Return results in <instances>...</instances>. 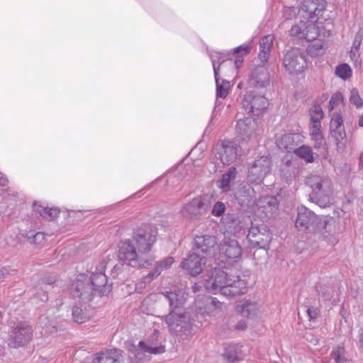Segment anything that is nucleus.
I'll list each match as a JSON object with an SVG mask.
<instances>
[{
	"instance_id": "obj_1",
	"label": "nucleus",
	"mask_w": 363,
	"mask_h": 363,
	"mask_svg": "<svg viewBox=\"0 0 363 363\" xmlns=\"http://www.w3.org/2000/svg\"><path fill=\"white\" fill-rule=\"evenodd\" d=\"M157 228L150 224H143L134 231L131 239L121 241L118 258L133 267L146 268L152 264V259L143 257L156 242Z\"/></svg>"
},
{
	"instance_id": "obj_2",
	"label": "nucleus",
	"mask_w": 363,
	"mask_h": 363,
	"mask_svg": "<svg viewBox=\"0 0 363 363\" xmlns=\"http://www.w3.org/2000/svg\"><path fill=\"white\" fill-rule=\"evenodd\" d=\"M162 294L169 302L170 308L169 314L164 318L169 332L179 341L189 339L194 333L190 316L186 313L178 311L183 306L182 298L175 291H167Z\"/></svg>"
},
{
	"instance_id": "obj_3",
	"label": "nucleus",
	"mask_w": 363,
	"mask_h": 363,
	"mask_svg": "<svg viewBox=\"0 0 363 363\" xmlns=\"http://www.w3.org/2000/svg\"><path fill=\"white\" fill-rule=\"evenodd\" d=\"M296 227L300 230L318 235L328 244L335 245L337 240L335 235V222L333 218L318 216L305 207L298 208Z\"/></svg>"
},
{
	"instance_id": "obj_4",
	"label": "nucleus",
	"mask_w": 363,
	"mask_h": 363,
	"mask_svg": "<svg viewBox=\"0 0 363 363\" xmlns=\"http://www.w3.org/2000/svg\"><path fill=\"white\" fill-rule=\"evenodd\" d=\"M232 280L223 269L214 268L204 281L206 289L211 293H220L225 297L231 298L247 291V282L236 277Z\"/></svg>"
},
{
	"instance_id": "obj_5",
	"label": "nucleus",
	"mask_w": 363,
	"mask_h": 363,
	"mask_svg": "<svg viewBox=\"0 0 363 363\" xmlns=\"http://www.w3.org/2000/svg\"><path fill=\"white\" fill-rule=\"evenodd\" d=\"M306 184L313 194V199L320 207L329 206L333 202V187L331 179L324 174H311L307 177Z\"/></svg>"
},
{
	"instance_id": "obj_6",
	"label": "nucleus",
	"mask_w": 363,
	"mask_h": 363,
	"mask_svg": "<svg viewBox=\"0 0 363 363\" xmlns=\"http://www.w3.org/2000/svg\"><path fill=\"white\" fill-rule=\"evenodd\" d=\"M274 36L267 35L259 41V50L258 54V60L260 61L262 66L254 74L253 78L255 81V87L262 89L267 86L269 83V73L263 65L268 61L271 50L273 47Z\"/></svg>"
},
{
	"instance_id": "obj_7",
	"label": "nucleus",
	"mask_w": 363,
	"mask_h": 363,
	"mask_svg": "<svg viewBox=\"0 0 363 363\" xmlns=\"http://www.w3.org/2000/svg\"><path fill=\"white\" fill-rule=\"evenodd\" d=\"M69 291L74 299L84 305L89 303L96 294L90 279L84 274L77 276L76 280L71 284Z\"/></svg>"
},
{
	"instance_id": "obj_8",
	"label": "nucleus",
	"mask_w": 363,
	"mask_h": 363,
	"mask_svg": "<svg viewBox=\"0 0 363 363\" xmlns=\"http://www.w3.org/2000/svg\"><path fill=\"white\" fill-rule=\"evenodd\" d=\"M219 155L220 162L226 165L235 162L241 155L242 149L238 144L231 140H220L214 148Z\"/></svg>"
},
{
	"instance_id": "obj_9",
	"label": "nucleus",
	"mask_w": 363,
	"mask_h": 363,
	"mask_svg": "<svg viewBox=\"0 0 363 363\" xmlns=\"http://www.w3.org/2000/svg\"><path fill=\"white\" fill-rule=\"evenodd\" d=\"M277 209V199L272 196H262L251 206V211L261 220L270 217Z\"/></svg>"
},
{
	"instance_id": "obj_10",
	"label": "nucleus",
	"mask_w": 363,
	"mask_h": 363,
	"mask_svg": "<svg viewBox=\"0 0 363 363\" xmlns=\"http://www.w3.org/2000/svg\"><path fill=\"white\" fill-rule=\"evenodd\" d=\"M290 35L296 39H305L308 41L315 40L319 34L314 21H300L295 24L289 31Z\"/></svg>"
},
{
	"instance_id": "obj_11",
	"label": "nucleus",
	"mask_w": 363,
	"mask_h": 363,
	"mask_svg": "<svg viewBox=\"0 0 363 363\" xmlns=\"http://www.w3.org/2000/svg\"><path fill=\"white\" fill-rule=\"evenodd\" d=\"M32 335V328L26 322H18L11 331L10 345L16 348L22 347L30 342Z\"/></svg>"
},
{
	"instance_id": "obj_12",
	"label": "nucleus",
	"mask_w": 363,
	"mask_h": 363,
	"mask_svg": "<svg viewBox=\"0 0 363 363\" xmlns=\"http://www.w3.org/2000/svg\"><path fill=\"white\" fill-rule=\"evenodd\" d=\"M330 133L336 143L339 150L345 147L346 132L343 124V118L341 113L335 112L330 122Z\"/></svg>"
},
{
	"instance_id": "obj_13",
	"label": "nucleus",
	"mask_w": 363,
	"mask_h": 363,
	"mask_svg": "<svg viewBox=\"0 0 363 363\" xmlns=\"http://www.w3.org/2000/svg\"><path fill=\"white\" fill-rule=\"evenodd\" d=\"M106 266L104 263L96 267V271L91 273L88 278L90 279L91 285L94 286L95 292H98L100 296L108 294L111 290V285L107 284V277L105 274Z\"/></svg>"
},
{
	"instance_id": "obj_14",
	"label": "nucleus",
	"mask_w": 363,
	"mask_h": 363,
	"mask_svg": "<svg viewBox=\"0 0 363 363\" xmlns=\"http://www.w3.org/2000/svg\"><path fill=\"white\" fill-rule=\"evenodd\" d=\"M283 63L290 73H296L305 69L306 60L299 50L294 49L286 54Z\"/></svg>"
},
{
	"instance_id": "obj_15",
	"label": "nucleus",
	"mask_w": 363,
	"mask_h": 363,
	"mask_svg": "<svg viewBox=\"0 0 363 363\" xmlns=\"http://www.w3.org/2000/svg\"><path fill=\"white\" fill-rule=\"evenodd\" d=\"M208 207L209 202L206 197L197 196L182 207L181 213L185 218H191L203 213Z\"/></svg>"
},
{
	"instance_id": "obj_16",
	"label": "nucleus",
	"mask_w": 363,
	"mask_h": 363,
	"mask_svg": "<svg viewBox=\"0 0 363 363\" xmlns=\"http://www.w3.org/2000/svg\"><path fill=\"white\" fill-rule=\"evenodd\" d=\"M217 247V241L214 236L205 235L194 238V250L197 252L213 255Z\"/></svg>"
},
{
	"instance_id": "obj_17",
	"label": "nucleus",
	"mask_w": 363,
	"mask_h": 363,
	"mask_svg": "<svg viewBox=\"0 0 363 363\" xmlns=\"http://www.w3.org/2000/svg\"><path fill=\"white\" fill-rule=\"evenodd\" d=\"M204 259L205 257H200L197 252H193L182 262L181 267L187 270L191 276L195 277L201 272L203 265L205 264Z\"/></svg>"
},
{
	"instance_id": "obj_18",
	"label": "nucleus",
	"mask_w": 363,
	"mask_h": 363,
	"mask_svg": "<svg viewBox=\"0 0 363 363\" xmlns=\"http://www.w3.org/2000/svg\"><path fill=\"white\" fill-rule=\"evenodd\" d=\"M271 162L267 156H263L259 160H256L251 166V176L257 175L255 179L251 177V183L259 184L262 182L264 177L270 170Z\"/></svg>"
},
{
	"instance_id": "obj_19",
	"label": "nucleus",
	"mask_w": 363,
	"mask_h": 363,
	"mask_svg": "<svg viewBox=\"0 0 363 363\" xmlns=\"http://www.w3.org/2000/svg\"><path fill=\"white\" fill-rule=\"evenodd\" d=\"M301 138L302 136L298 133L284 134L277 138L276 144L281 150L294 152L298 145L301 143Z\"/></svg>"
},
{
	"instance_id": "obj_20",
	"label": "nucleus",
	"mask_w": 363,
	"mask_h": 363,
	"mask_svg": "<svg viewBox=\"0 0 363 363\" xmlns=\"http://www.w3.org/2000/svg\"><path fill=\"white\" fill-rule=\"evenodd\" d=\"M159 333L155 330L152 335L146 340L139 342V347L150 354H160L165 352V347L157 344Z\"/></svg>"
},
{
	"instance_id": "obj_21",
	"label": "nucleus",
	"mask_w": 363,
	"mask_h": 363,
	"mask_svg": "<svg viewBox=\"0 0 363 363\" xmlns=\"http://www.w3.org/2000/svg\"><path fill=\"white\" fill-rule=\"evenodd\" d=\"M219 250L220 253L223 255L227 259H235L241 255V249L236 240H231L228 242H225L221 245Z\"/></svg>"
},
{
	"instance_id": "obj_22",
	"label": "nucleus",
	"mask_w": 363,
	"mask_h": 363,
	"mask_svg": "<svg viewBox=\"0 0 363 363\" xmlns=\"http://www.w3.org/2000/svg\"><path fill=\"white\" fill-rule=\"evenodd\" d=\"M235 130L240 140L247 141L250 139V117L245 116L240 118L238 114Z\"/></svg>"
},
{
	"instance_id": "obj_23",
	"label": "nucleus",
	"mask_w": 363,
	"mask_h": 363,
	"mask_svg": "<svg viewBox=\"0 0 363 363\" xmlns=\"http://www.w3.org/2000/svg\"><path fill=\"white\" fill-rule=\"evenodd\" d=\"M120 357L119 350H108L96 354L92 363H117Z\"/></svg>"
},
{
	"instance_id": "obj_24",
	"label": "nucleus",
	"mask_w": 363,
	"mask_h": 363,
	"mask_svg": "<svg viewBox=\"0 0 363 363\" xmlns=\"http://www.w3.org/2000/svg\"><path fill=\"white\" fill-rule=\"evenodd\" d=\"M281 173L282 177L286 182H290L296 179V177L298 175L299 169L296 162H294L291 160H287L282 165Z\"/></svg>"
},
{
	"instance_id": "obj_25",
	"label": "nucleus",
	"mask_w": 363,
	"mask_h": 363,
	"mask_svg": "<svg viewBox=\"0 0 363 363\" xmlns=\"http://www.w3.org/2000/svg\"><path fill=\"white\" fill-rule=\"evenodd\" d=\"M242 347L240 344L229 345L225 349V358L230 363L240 361L242 359Z\"/></svg>"
},
{
	"instance_id": "obj_26",
	"label": "nucleus",
	"mask_w": 363,
	"mask_h": 363,
	"mask_svg": "<svg viewBox=\"0 0 363 363\" xmlns=\"http://www.w3.org/2000/svg\"><path fill=\"white\" fill-rule=\"evenodd\" d=\"M262 233L257 236L256 238H251V248L257 247L264 249L271 241V233L266 226L262 225Z\"/></svg>"
},
{
	"instance_id": "obj_27",
	"label": "nucleus",
	"mask_w": 363,
	"mask_h": 363,
	"mask_svg": "<svg viewBox=\"0 0 363 363\" xmlns=\"http://www.w3.org/2000/svg\"><path fill=\"white\" fill-rule=\"evenodd\" d=\"M309 135L315 147L319 148L325 144L321 123H309Z\"/></svg>"
},
{
	"instance_id": "obj_28",
	"label": "nucleus",
	"mask_w": 363,
	"mask_h": 363,
	"mask_svg": "<svg viewBox=\"0 0 363 363\" xmlns=\"http://www.w3.org/2000/svg\"><path fill=\"white\" fill-rule=\"evenodd\" d=\"M129 356L128 360L129 363H143L145 361L147 360V352H145L142 347L135 345H131L128 349Z\"/></svg>"
},
{
	"instance_id": "obj_29",
	"label": "nucleus",
	"mask_w": 363,
	"mask_h": 363,
	"mask_svg": "<svg viewBox=\"0 0 363 363\" xmlns=\"http://www.w3.org/2000/svg\"><path fill=\"white\" fill-rule=\"evenodd\" d=\"M33 210L39 213L43 218L52 220L56 218L59 214L60 211L56 208H47L43 207L37 203H33Z\"/></svg>"
},
{
	"instance_id": "obj_30",
	"label": "nucleus",
	"mask_w": 363,
	"mask_h": 363,
	"mask_svg": "<svg viewBox=\"0 0 363 363\" xmlns=\"http://www.w3.org/2000/svg\"><path fill=\"white\" fill-rule=\"evenodd\" d=\"M173 263L174 258L172 257H168L160 262H157L155 269L149 273V277L146 279H147L148 281L150 279H154L157 277L164 269L170 267Z\"/></svg>"
},
{
	"instance_id": "obj_31",
	"label": "nucleus",
	"mask_w": 363,
	"mask_h": 363,
	"mask_svg": "<svg viewBox=\"0 0 363 363\" xmlns=\"http://www.w3.org/2000/svg\"><path fill=\"white\" fill-rule=\"evenodd\" d=\"M238 172L235 167H231L228 170L222 175L220 180L218 181V186L219 189L227 191L231 181L235 179Z\"/></svg>"
},
{
	"instance_id": "obj_32",
	"label": "nucleus",
	"mask_w": 363,
	"mask_h": 363,
	"mask_svg": "<svg viewBox=\"0 0 363 363\" xmlns=\"http://www.w3.org/2000/svg\"><path fill=\"white\" fill-rule=\"evenodd\" d=\"M267 106V100L263 96H253L251 99V113L256 116H259Z\"/></svg>"
},
{
	"instance_id": "obj_33",
	"label": "nucleus",
	"mask_w": 363,
	"mask_h": 363,
	"mask_svg": "<svg viewBox=\"0 0 363 363\" xmlns=\"http://www.w3.org/2000/svg\"><path fill=\"white\" fill-rule=\"evenodd\" d=\"M233 54H238L237 59L234 61L233 60H228L227 65L233 69H238L242 62V60L240 59L244 55L247 54V46L241 45L234 49Z\"/></svg>"
},
{
	"instance_id": "obj_34",
	"label": "nucleus",
	"mask_w": 363,
	"mask_h": 363,
	"mask_svg": "<svg viewBox=\"0 0 363 363\" xmlns=\"http://www.w3.org/2000/svg\"><path fill=\"white\" fill-rule=\"evenodd\" d=\"M310 123H321L324 113L319 104H314L309 109Z\"/></svg>"
},
{
	"instance_id": "obj_35",
	"label": "nucleus",
	"mask_w": 363,
	"mask_h": 363,
	"mask_svg": "<svg viewBox=\"0 0 363 363\" xmlns=\"http://www.w3.org/2000/svg\"><path fill=\"white\" fill-rule=\"evenodd\" d=\"M344 106L345 103L342 95L340 92H336L329 101V111L338 110L337 112L340 113V111L344 108Z\"/></svg>"
},
{
	"instance_id": "obj_36",
	"label": "nucleus",
	"mask_w": 363,
	"mask_h": 363,
	"mask_svg": "<svg viewBox=\"0 0 363 363\" xmlns=\"http://www.w3.org/2000/svg\"><path fill=\"white\" fill-rule=\"evenodd\" d=\"M325 49V43L321 40H316L314 43L308 45L307 52L311 56L315 57L323 55Z\"/></svg>"
},
{
	"instance_id": "obj_37",
	"label": "nucleus",
	"mask_w": 363,
	"mask_h": 363,
	"mask_svg": "<svg viewBox=\"0 0 363 363\" xmlns=\"http://www.w3.org/2000/svg\"><path fill=\"white\" fill-rule=\"evenodd\" d=\"M294 152L306 162H311L313 160V155L311 148L306 145L296 147Z\"/></svg>"
},
{
	"instance_id": "obj_38",
	"label": "nucleus",
	"mask_w": 363,
	"mask_h": 363,
	"mask_svg": "<svg viewBox=\"0 0 363 363\" xmlns=\"http://www.w3.org/2000/svg\"><path fill=\"white\" fill-rule=\"evenodd\" d=\"M72 318L74 322L78 323H84L89 318V314L86 311V307L83 309L77 306L73 307L72 309Z\"/></svg>"
},
{
	"instance_id": "obj_39",
	"label": "nucleus",
	"mask_w": 363,
	"mask_h": 363,
	"mask_svg": "<svg viewBox=\"0 0 363 363\" xmlns=\"http://www.w3.org/2000/svg\"><path fill=\"white\" fill-rule=\"evenodd\" d=\"M210 57L212 61L213 67L214 68L215 65V66L219 67V69L221 67H228V60H230L227 57V54L216 52L211 53Z\"/></svg>"
},
{
	"instance_id": "obj_40",
	"label": "nucleus",
	"mask_w": 363,
	"mask_h": 363,
	"mask_svg": "<svg viewBox=\"0 0 363 363\" xmlns=\"http://www.w3.org/2000/svg\"><path fill=\"white\" fill-rule=\"evenodd\" d=\"M235 197L240 206H249L250 194L245 187L240 188L235 193Z\"/></svg>"
},
{
	"instance_id": "obj_41",
	"label": "nucleus",
	"mask_w": 363,
	"mask_h": 363,
	"mask_svg": "<svg viewBox=\"0 0 363 363\" xmlns=\"http://www.w3.org/2000/svg\"><path fill=\"white\" fill-rule=\"evenodd\" d=\"M219 67L214 65V76L216 84V91H229L231 89V82L223 79L222 83H220Z\"/></svg>"
},
{
	"instance_id": "obj_42",
	"label": "nucleus",
	"mask_w": 363,
	"mask_h": 363,
	"mask_svg": "<svg viewBox=\"0 0 363 363\" xmlns=\"http://www.w3.org/2000/svg\"><path fill=\"white\" fill-rule=\"evenodd\" d=\"M26 237L30 242L39 246L43 245L45 242V235L42 232L34 233V232L30 231L26 234Z\"/></svg>"
},
{
	"instance_id": "obj_43",
	"label": "nucleus",
	"mask_w": 363,
	"mask_h": 363,
	"mask_svg": "<svg viewBox=\"0 0 363 363\" xmlns=\"http://www.w3.org/2000/svg\"><path fill=\"white\" fill-rule=\"evenodd\" d=\"M352 69L349 65L344 63L337 66L335 74L341 79L345 80L352 76Z\"/></svg>"
},
{
	"instance_id": "obj_44",
	"label": "nucleus",
	"mask_w": 363,
	"mask_h": 363,
	"mask_svg": "<svg viewBox=\"0 0 363 363\" xmlns=\"http://www.w3.org/2000/svg\"><path fill=\"white\" fill-rule=\"evenodd\" d=\"M331 356L336 363H346L347 362L343 347L338 346L334 348L331 352Z\"/></svg>"
},
{
	"instance_id": "obj_45",
	"label": "nucleus",
	"mask_w": 363,
	"mask_h": 363,
	"mask_svg": "<svg viewBox=\"0 0 363 363\" xmlns=\"http://www.w3.org/2000/svg\"><path fill=\"white\" fill-rule=\"evenodd\" d=\"M236 311L245 317L250 315V301H245L242 304L236 306Z\"/></svg>"
},
{
	"instance_id": "obj_46",
	"label": "nucleus",
	"mask_w": 363,
	"mask_h": 363,
	"mask_svg": "<svg viewBox=\"0 0 363 363\" xmlns=\"http://www.w3.org/2000/svg\"><path fill=\"white\" fill-rule=\"evenodd\" d=\"M225 210V206L223 202H216L212 209V215L214 216H220L223 214Z\"/></svg>"
},
{
	"instance_id": "obj_47",
	"label": "nucleus",
	"mask_w": 363,
	"mask_h": 363,
	"mask_svg": "<svg viewBox=\"0 0 363 363\" xmlns=\"http://www.w3.org/2000/svg\"><path fill=\"white\" fill-rule=\"evenodd\" d=\"M283 17L285 20H291L296 15V9L294 6L284 7L283 9Z\"/></svg>"
},
{
	"instance_id": "obj_48",
	"label": "nucleus",
	"mask_w": 363,
	"mask_h": 363,
	"mask_svg": "<svg viewBox=\"0 0 363 363\" xmlns=\"http://www.w3.org/2000/svg\"><path fill=\"white\" fill-rule=\"evenodd\" d=\"M350 55V59L354 62V66L356 67H359L361 65V58H360L359 50L351 49Z\"/></svg>"
},
{
	"instance_id": "obj_49",
	"label": "nucleus",
	"mask_w": 363,
	"mask_h": 363,
	"mask_svg": "<svg viewBox=\"0 0 363 363\" xmlns=\"http://www.w3.org/2000/svg\"><path fill=\"white\" fill-rule=\"evenodd\" d=\"M149 277V273L144 277L142 280L138 281L135 284V291L138 293H142V291L145 288L146 285L150 284L153 279H150V281H147V279H146Z\"/></svg>"
},
{
	"instance_id": "obj_50",
	"label": "nucleus",
	"mask_w": 363,
	"mask_h": 363,
	"mask_svg": "<svg viewBox=\"0 0 363 363\" xmlns=\"http://www.w3.org/2000/svg\"><path fill=\"white\" fill-rule=\"evenodd\" d=\"M350 100L357 108H361L363 106V100L358 94V92H352Z\"/></svg>"
},
{
	"instance_id": "obj_51",
	"label": "nucleus",
	"mask_w": 363,
	"mask_h": 363,
	"mask_svg": "<svg viewBox=\"0 0 363 363\" xmlns=\"http://www.w3.org/2000/svg\"><path fill=\"white\" fill-rule=\"evenodd\" d=\"M252 310L255 311L253 316H255L256 318H259L261 317L262 313L263 312L262 305L256 303L254 306H252L251 303V312H252ZM251 316H252V313H251ZM252 319V317H251V320Z\"/></svg>"
},
{
	"instance_id": "obj_52",
	"label": "nucleus",
	"mask_w": 363,
	"mask_h": 363,
	"mask_svg": "<svg viewBox=\"0 0 363 363\" xmlns=\"http://www.w3.org/2000/svg\"><path fill=\"white\" fill-rule=\"evenodd\" d=\"M56 281V278L54 276H49L47 277H44L41 279V283L40 284V289H43V286H51Z\"/></svg>"
},
{
	"instance_id": "obj_53",
	"label": "nucleus",
	"mask_w": 363,
	"mask_h": 363,
	"mask_svg": "<svg viewBox=\"0 0 363 363\" xmlns=\"http://www.w3.org/2000/svg\"><path fill=\"white\" fill-rule=\"evenodd\" d=\"M307 313L311 320L316 318L318 315L319 311L316 307H311L308 308Z\"/></svg>"
},
{
	"instance_id": "obj_54",
	"label": "nucleus",
	"mask_w": 363,
	"mask_h": 363,
	"mask_svg": "<svg viewBox=\"0 0 363 363\" xmlns=\"http://www.w3.org/2000/svg\"><path fill=\"white\" fill-rule=\"evenodd\" d=\"M207 306L209 308L213 307L215 308H221L222 303L219 301L216 298H212L210 300V302L207 303Z\"/></svg>"
},
{
	"instance_id": "obj_55",
	"label": "nucleus",
	"mask_w": 363,
	"mask_h": 363,
	"mask_svg": "<svg viewBox=\"0 0 363 363\" xmlns=\"http://www.w3.org/2000/svg\"><path fill=\"white\" fill-rule=\"evenodd\" d=\"M262 226H254L251 224V238H256L259 234L262 233Z\"/></svg>"
},
{
	"instance_id": "obj_56",
	"label": "nucleus",
	"mask_w": 363,
	"mask_h": 363,
	"mask_svg": "<svg viewBox=\"0 0 363 363\" xmlns=\"http://www.w3.org/2000/svg\"><path fill=\"white\" fill-rule=\"evenodd\" d=\"M247 327V322L246 320H239L238 323L235 325V329L237 330H244Z\"/></svg>"
},
{
	"instance_id": "obj_57",
	"label": "nucleus",
	"mask_w": 363,
	"mask_h": 363,
	"mask_svg": "<svg viewBox=\"0 0 363 363\" xmlns=\"http://www.w3.org/2000/svg\"><path fill=\"white\" fill-rule=\"evenodd\" d=\"M361 41H362V40L359 36H358V35L355 36L351 49L359 50Z\"/></svg>"
},
{
	"instance_id": "obj_58",
	"label": "nucleus",
	"mask_w": 363,
	"mask_h": 363,
	"mask_svg": "<svg viewBox=\"0 0 363 363\" xmlns=\"http://www.w3.org/2000/svg\"><path fill=\"white\" fill-rule=\"evenodd\" d=\"M228 92H216V103L218 104L220 99H225L228 96Z\"/></svg>"
},
{
	"instance_id": "obj_59",
	"label": "nucleus",
	"mask_w": 363,
	"mask_h": 363,
	"mask_svg": "<svg viewBox=\"0 0 363 363\" xmlns=\"http://www.w3.org/2000/svg\"><path fill=\"white\" fill-rule=\"evenodd\" d=\"M37 295L43 302H45L48 300V296L45 291H43L42 293H37Z\"/></svg>"
},
{
	"instance_id": "obj_60",
	"label": "nucleus",
	"mask_w": 363,
	"mask_h": 363,
	"mask_svg": "<svg viewBox=\"0 0 363 363\" xmlns=\"http://www.w3.org/2000/svg\"><path fill=\"white\" fill-rule=\"evenodd\" d=\"M7 182L8 180L6 177L1 172H0V186H4L7 184Z\"/></svg>"
},
{
	"instance_id": "obj_61",
	"label": "nucleus",
	"mask_w": 363,
	"mask_h": 363,
	"mask_svg": "<svg viewBox=\"0 0 363 363\" xmlns=\"http://www.w3.org/2000/svg\"><path fill=\"white\" fill-rule=\"evenodd\" d=\"M123 267V264H116L114 267H113V274H118V271H121V268Z\"/></svg>"
},
{
	"instance_id": "obj_62",
	"label": "nucleus",
	"mask_w": 363,
	"mask_h": 363,
	"mask_svg": "<svg viewBox=\"0 0 363 363\" xmlns=\"http://www.w3.org/2000/svg\"><path fill=\"white\" fill-rule=\"evenodd\" d=\"M242 106L246 111L247 110L248 106H250V102L246 99L245 97L243 99Z\"/></svg>"
},
{
	"instance_id": "obj_63",
	"label": "nucleus",
	"mask_w": 363,
	"mask_h": 363,
	"mask_svg": "<svg viewBox=\"0 0 363 363\" xmlns=\"http://www.w3.org/2000/svg\"><path fill=\"white\" fill-rule=\"evenodd\" d=\"M359 344L360 347L363 348V329L362 330V332L360 333Z\"/></svg>"
},
{
	"instance_id": "obj_64",
	"label": "nucleus",
	"mask_w": 363,
	"mask_h": 363,
	"mask_svg": "<svg viewBox=\"0 0 363 363\" xmlns=\"http://www.w3.org/2000/svg\"><path fill=\"white\" fill-rule=\"evenodd\" d=\"M358 125L360 127H363V114L361 115L358 119Z\"/></svg>"
}]
</instances>
